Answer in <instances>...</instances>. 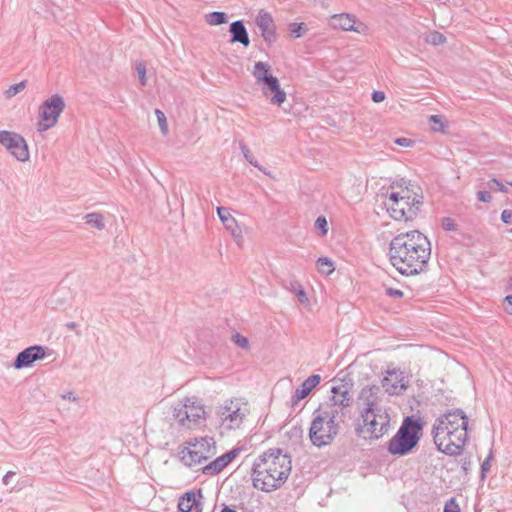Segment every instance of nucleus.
I'll list each match as a JSON object with an SVG mask.
<instances>
[{
    "label": "nucleus",
    "instance_id": "f257e3e1",
    "mask_svg": "<svg viewBox=\"0 0 512 512\" xmlns=\"http://www.w3.org/2000/svg\"><path fill=\"white\" fill-rule=\"evenodd\" d=\"M430 255V241L417 230L396 235L389 245L391 264L405 276L423 272L428 265Z\"/></svg>",
    "mask_w": 512,
    "mask_h": 512
},
{
    "label": "nucleus",
    "instance_id": "f03ea898",
    "mask_svg": "<svg viewBox=\"0 0 512 512\" xmlns=\"http://www.w3.org/2000/svg\"><path fill=\"white\" fill-rule=\"evenodd\" d=\"M291 469V456L280 448H270L253 463V486L263 492L275 491L286 482Z\"/></svg>",
    "mask_w": 512,
    "mask_h": 512
},
{
    "label": "nucleus",
    "instance_id": "7ed1b4c3",
    "mask_svg": "<svg viewBox=\"0 0 512 512\" xmlns=\"http://www.w3.org/2000/svg\"><path fill=\"white\" fill-rule=\"evenodd\" d=\"M439 451L449 456L460 455L468 440V417L462 409L448 410L439 416L432 430Z\"/></svg>",
    "mask_w": 512,
    "mask_h": 512
},
{
    "label": "nucleus",
    "instance_id": "20e7f679",
    "mask_svg": "<svg viewBox=\"0 0 512 512\" xmlns=\"http://www.w3.org/2000/svg\"><path fill=\"white\" fill-rule=\"evenodd\" d=\"M423 425L420 419L406 417L396 434L390 439L387 451L394 456H405L413 451L421 438Z\"/></svg>",
    "mask_w": 512,
    "mask_h": 512
},
{
    "label": "nucleus",
    "instance_id": "39448f33",
    "mask_svg": "<svg viewBox=\"0 0 512 512\" xmlns=\"http://www.w3.org/2000/svg\"><path fill=\"white\" fill-rule=\"evenodd\" d=\"M185 444L180 451V459L188 467H195L217 453L216 442L212 437L194 438Z\"/></svg>",
    "mask_w": 512,
    "mask_h": 512
},
{
    "label": "nucleus",
    "instance_id": "423d86ee",
    "mask_svg": "<svg viewBox=\"0 0 512 512\" xmlns=\"http://www.w3.org/2000/svg\"><path fill=\"white\" fill-rule=\"evenodd\" d=\"M271 66L267 62L258 61L254 64L252 75L256 83L262 85V93L264 96L272 94L270 103L281 106L286 101V92L280 87L277 77L270 74Z\"/></svg>",
    "mask_w": 512,
    "mask_h": 512
},
{
    "label": "nucleus",
    "instance_id": "0eeeda50",
    "mask_svg": "<svg viewBox=\"0 0 512 512\" xmlns=\"http://www.w3.org/2000/svg\"><path fill=\"white\" fill-rule=\"evenodd\" d=\"M340 424L318 411L313 412V419L309 428V439L315 447L322 448L330 445L339 433Z\"/></svg>",
    "mask_w": 512,
    "mask_h": 512
},
{
    "label": "nucleus",
    "instance_id": "6e6552de",
    "mask_svg": "<svg viewBox=\"0 0 512 512\" xmlns=\"http://www.w3.org/2000/svg\"><path fill=\"white\" fill-rule=\"evenodd\" d=\"M216 414L219 423L226 429H237L249 414V405L240 399L230 400L225 405L218 407Z\"/></svg>",
    "mask_w": 512,
    "mask_h": 512
},
{
    "label": "nucleus",
    "instance_id": "1a4fd4ad",
    "mask_svg": "<svg viewBox=\"0 0 512 512\" xmlns=\"http://www.w3.org/2000/svg\"><path fill=\"white\" fill-rule=\"evenodd\" d=\"M423 204V196L414 193L410 195L408 188L403 190L402 198L395 204H389L388 210L393 219L397 221L412 220Z\"/></svg>",
    "mask_w": 512,
    "mask_h": 512
},
{
    "label": "nucleus",
    "instance_id": "9d476101",
    "mask_svg": "<svg viewBox=\"0 0 512 512\" xmlns=\"http://www.w3.org/2000/svg\"><path fill=\"white\" fill-rule=\"evenodd\" d=\"M363 421V429L368 438L377 440L383 437L390 428V416L386 409H376V411L360 413Z\"/></svg>",
    "mask_w": 512,
    "mask_h": 512
},
{
    "label": "nucleus",
    "instance_id": "9b49d317",
    "mask_svg": "<svg viewBox=\"0 0 512 512\" xmlns=\"http://www.w3.org/2000/svg\"><path fill=\"white\" fill-rule=\"evenodd\" d=\"M64 109L65 102L59 94H54L45 100L39 108L38 131H45L54 127Z\"/></svg>",
    "mask_w": 512,
    "mask_h": 512
},
{
    "label": "nucleus",
    "instance_id": "f8f14e48",
    "mask_svg": "<svg viewBox=\"0 0 512 512\" xmlns=\"http://www.w3.org/2000/svg\"><path fill=\"white\" fill-rule=\"evenodd\" d=\"M205 410L203 405L195 399L186 398L180 408H175V418L178 423L186 428H193L204 419Z\"/></svg>",
    "mask_w": 512,
    "mask_h": 512
},
{
    "label": "nucleus",
    "instance_id": "ddd939ff",
    "mask_svg": "<svg viewBox=\"0 0 512 512\" xmlns=\"http://www.w3.org/2000/svg\"><path fill=\"white\" fill-rule=\"evenodd\" d=\"M0 144L20 162L29 160V150L25 139L18 133L0 130Z\"/></svg>",
    "mask_w": 512,
    "mask_h": 512
},
{
    "label": "nucleus",
    "instance_id": "4468645a",
    "mask_svg": "<svg viewBox=\"0 0 512 512\" xmlns=\"http://www.w3.org/2000/svg\"><path fill=\"white\" fill-rule=\"evenodd\" d=\"M380 388L376 385H367L363 387L357 398L359 413L376 411V409H385L379 403Z\"/></svg>",
    "mask_w": 512,
    "mask_h": 512
},
{
    "label": "nucleus",
    "instance_id": "2eb2a0df",
    "mask_svg": "<svg viewBox=\"0 0 512 512\" xmlns=\"http://www.w3.org/2000/svg\"><path fill=\"white\" fill-rule=\"evenodd\" d=\"M255 23L261 32L264 42L268 46H271L278 40L276 25L269 12L261 9L255 18Z\"/></svg>",
    "mask_w": 512,
    "mask_h": 512
},
{
    "label": "nucleus",
    "instance_id": "dca6fc26",
    "mask_svg": "<svg viewBox=\"0 0 512 512\" xmlns=\"http://www.w3.org/2000/svg\"><path fill=\"white\" fill-rule=\"evenodd\" d=\"M45 355V347L41 345L29 346L17 354L13 366L15 369L30 367L35 361L43 359Z\"/></svg>",
    "mask_w": 512,
    "mask_h": 512
},
{
    "label": "nucleus",
    "instance_id": "f3484780",
    "mask_svg": "<svg viewBox=\"0 0 512 512\" xmlns=\"http://www.w3.org/2000/svg\"><path fill=\"white\" fill-rule=\"evenodd\" d=\"M240 448H234L227 453L219 456L215 460L209 462L201 468V471L205 475L215 476L219 474L229 463L238 456Z\"/></svg>",
    "mask_w": 512,
    "mask_h": 512
},
{
    "label": "nucleus",
    "instance_id": "a211bd4d",
    "mask_svg": "<svg viewBox=\"0 0 512 512\" xmlns=\"http://www.w3.org/2000/svg\"><path fill=\"white\" fill-rule=\"evenodd\" d=\"M329 26L333 29L360 33V27H363V23H357L356 17L352 14L340 13L331 16L329 20Z\"/></svg>",
    "mask_w": 512,
    "mask_h": 512
},
{
    "label": "nucleus",
    "instance_id": "6ab92c4d",
    "mask_svg": "<svg viewBox=\"0 0 512 512\" xmlns=\"http://www.w3.org/2000/svg\"><path fill=\"white\" fill-rule=\"evenodd\" d=\"M217 214L225 228L230 232L236 243L241 246L243 242L242 230L239 227L236 219L231 216L230 212L225 207H218Z\"/></svg>",
    "mask_w": 512,
    "mask_h": 512
},
{
    "label": "nucleus",
    "instance_id": "aec40b11",
    "mask_svg": "<svg viewBox=\"0 0 512 512\" xmlns=\"http://www.w3.org/2000/svg\"><path fill=\"white\" fill-rule=\"evenodd\" d=\"M382 387L390 395H399L407 387L401 372L388 371L387 375L382 379Z\"/></svg>",
    "mask_w": 512,
    "mask_h": 512
},
{
    "label": "nucleus",
    "instance_id": "412c9836",
    "mask_svg": "<svg viewBox=\"0 0 512 512\" xmlns=\"http://www.w3.org/2000/svg\"><path fill=\"white\" fill-rule=\"evenodd\" d=\"M321 377L318 374H313L305 379L302 384L296 388L292 396V405H296L300 400L306 398L310 392L320 383Z\"/></svg>",
    "mask_w": 512,
    "mask_h": 512
},
{
    "label": "nucleus",
    "instance_id": "4be33fe9",
    "mask_svg": "<svg viewBox=\"0 0 512 512\" xmlns=\"http://www.w3.org/2000/svg\"><path fill=\"white\" fill-rule=\"evenodd\" d=\"M332 397L330 402L333 406H338L346 410L352 403V396L350 395L349 389L346 385L333 386L331 388Z\"/></svg>",
    "mask_w": 512,
    "mask_h": 512
},
{
    "label": "nucleus",
    "instance_id": "5701e85b",
    "mask_svg": "<svg viewBox=\"0 0 512 512\" xmlns=\"http://www.w3.org/2000/svg\"><path fill=\"white\" fill-rule=\"evenodd\" d=\"M229 32L231 34L230 43H240L244 47L250 45L249 34L242 20L232 22L229 27Z\"/></svg>",
    "mask_w": 512,
    "mask_h": 512
},
{
    "label": "nucleus",
    "instance_id": "b1692460",
    "mask_svg": "<svg viewBox=\"0 0 512 512\" xmlns=\"http://www.w3.org/2000/svg\"><path fill=\"white\" fill-rule=\"evenodd\" d=\"M196 496L199 499L203 498L201 489L197 493L193 490L185 492L178 500V510L180 512H191L200 503Z\"/></svg>",
    "mask_w": 512,
    "mask_h": 512
},
{
    "label": "nucleus",
    "instance_id": "393cba45",
    "mask_svg": "<svg viewBox=\"0 0 512 512\" xmlns=\"http://www.w3.org/2000/svg\"><path fill=\"white\" fill-rule=\"evenodd\" d=\"M321 415L327 416L334 420L336 424H339L340 421H343V418L345 417L346 413L345 410L342 408H339L338 406H333L332 403L327 405L326 407L320 406L316 409Z\"/></svg>",
    "mask_w": 512,
    "mask_h": 512
},
{
    "label": "nucleus",
    "instance_id": "a878e982",
    "mask_svg": "<svg viewBox=\"0 0 512 512\" xmlns=\"http://www.w3.org/2000/svg\"><path fill=\"white\" fill-rule=\"evenodd\" d=\"M84 218L87 224L91 225L92 227L98 230H103L105 228L103 215L101 213H89Z\"/></svg>",
    "mask_w": 512,
    "mask_h": 512
},
{
    "label": "nucleus",
    "instance_id": "bb28decb",
    "mask_svg": "<svg viewBox=\"0 0 512 512\" xmlns=\"http://www.w3.org/2000/svg\"><path fill=\"white\" fill-rule=\"evenodd\" d=\"M206 21L212 26L221 25L227 22V15L224 12L214 11L206 15Z\"/></svg>",
    "mask_w": 512,
    "mask_h": 512
},
{
    "label": "nucleus",
    "instance_id": "cd10ccee",
    "mask_svg": "<svg viewBox=\"0 0 512 512\" xmlns=\"http://www.w3.org/2000/svg\"><path fill=\"white\" fill-rule=\"evenodd\" d=\"M318 271L324 275H330L334 271V265L331 259L327 257H320L317 260Z\"/></svg>",
    "mask_w": 512,
    "mask_h": 512
},
{
    "label": "nucleus",
    "instance_id": "c85d7f7f",
    "mask_svg": "<svg viewBox=\"0 0 512 512\" xmlns=\"http://www.w3.org/2000/svg\"><path fill=\"white\" fill-rule=\"evenodd\" d=\"M240 149L243 153L244 158L251 165H253L254 167L258 168L260 171H263L265 174H267L266 171L264 170V168L258 163L257 160H255L254 156L252 155V153L250 152L248 147L243 142H240Z\"/></svg>",
    "mask_w": 512,
    "mask_h": 512
},
{
    "label": "nucleus",
    "instance_id": "c756f323",
    "mask_svg": "<svg viewBox=\"0 0 512 512\" xmlns=\"http://www.w3.org/2000/svg\"><path fill=\"white\" fill-rule=\"evenodd\" d=\"M425 41L432 45H441L445 43L446 37L438 31H432L425 37Z\"/></svg>",
    "mask_w": 512,
    "mask_h": 512
},
{
    "label": "nucleus",
    "instance_id": "7c9ffc66",
    "mask_svg": "<svg viewBox=\"0 0 512 512\" xmlns=\"http://www.w3.org/2000/svg\"><path fill=\"white\" fill-rule=\"evenodd\" d=\"M306 31L304 23H291L289 25V33L293 38H300Z\"/></svg>",
    "mask_w": 512,
    "mask_h": 512
},
{
    "label": "nucleus",
    "instance_id": "2f4dec72",
    "mask_svg": "<svg viewBox=\"0 0 512 512\" xmlns=\"http://www.w3.org/2000/svg\"><path fill=\"white\" fill-rule=\"evenodd\" d=\"M155 115L157 117L158 124H159L162 134L167 135L168 134V123H167V119H166L164 112L159 109H156Z\"/></svg>",
    "mask_w": 512,
    "mask_h": 512
},
{
    "label": "nucleus",
    "instance_id": "473e14b6",
    "mask_svg": "<svg viewBox=\"0 0 512 512\" xmlns=\"http://www.w3.org/2000/svg\"><path fill=\"white\" fill-rule=\"evenodd\" d=\"M486 185L492 191L508 193L507 187L496 178H491Z\"/></svg>",
    "mask_w": 512,
    "mask_h": 512
},
{
    "label": "nucleus",
    "instance_id": "72a5a7b5",
    "mask_svg": "<svg viewBox=\"0 0 512 512\" xmlns=\"http://www.w3.org/2000/svg\"><path fill=\"white\" fill-rule=\"evenodd\" d=\"M26 87V81H21L17 84H14V85H11L7 90H6V96L7 98H11V97H14L15 95H17L18 93H20L21 91H23Z\"/></svg>",
    "mask_w": 512,
    "mask_h": 512
},
{
    "label": "nucleus",
    "instance_id": "f704fd0d",
    "mask_svg": "<svg viewBox=\"0 0 512 512\" xmlns=\"http://www.w3.org/2000/svg\"><path fill=\"white\" fill-rule=\"evenodd\" d=\"M429 122L433 124L432 129L434 131H443L444 123L441 115H431L429 117Z\"/></svg>",
    "mask_w": 512,
    "mask_h": 512
},
{
    "label": "nucleus",
    "instance_id": "c9c22d12",
    "mask_svg": "<svg viewBox=\"0 0 512 512\" xmlns=\"http://www.w3.org/2000/svg\"><path fill=\"white\" fill-rule=\"evenodd\" d=\"M292 289L296 292L297 298L301 303H305L308 301V298L306 296V293L302 286L298 282H294L291 284Z\"/></svg>",
    "mask_w": 512,
    "mask_h": 512
},
{
    "label": "nucleus",
    "instance_id": "e433bc0d",
    "mask_svg": "<svg viewBox=\"0 0 512 512\" xmlns=\"http://www.w3.org/2000/svg\"><path fill=\"white\" fill-rule=\"evenodd\" d=\"M136 71L139 76V80L142 86H145L147 83L146 79V65L143 62H138L136 64Z\"/></svg>",
    "mask_w": 512,
    "mask_h": 512
},
{
    "label": "nucleus",
    "instance_id": "4c0bfd02",
    "mask_svg": "<svg viewBox=\"0 0 512 512\" xmlns=\"http://www.w3.org/2000/svg\"><path fill=\"white\" fill-rule=\"evenodd\" d=\"M328 224L327 220L324 216H319L315 221V227L316 229L321 231L322 235H326L328 232Z\"/></svg>",
    "mask_w": 512,
    "mask_h": 512
},
{
    "label": "nucleus",
    "instance_id": "58836bf2",
    "mask_svg": "<svg viewBox=\"0 0 512 512\" xmlns=\"http://www.w3.org/2000/svg\"><path fill=\"white\" fill-rule=\"evenodd\" d=\"M441 226L445 231H456L457 225L455 224L454 219L451 217H444L441 221Z\"/></svg>",
    "mask_w": 512,
    "mask_h": 512
},
{
    "label": "nucleus",
    "instance_id": "ea45409f",
    "mask_svg": "<svg viewBox=\"0 0 512 512\" xmlns=\"http://www.w3.org/2000/svg\"><path fill=\"white\" fill-rule=\"evenodd\" d=\"M233 341L234 343L241 347V348H248L249 347V341L246 337L240 335L239 333H236L234 336H233Z\"/></svg>",
    "mask_w": 512,
    "mask_h": 512
},
{
    "label": "nucleus",
    "instance_id": "a19ab883",
    "mask_svg": "<svg viewBox=\"0 0 512 512\" xmlns=\"http://www.w3.org/2000/svg\"><path fill=\"white\" fill-rule=\"evenodd\" d=\"M492 452H490V454L488 455V457L482 462L481 464V478L482 479H485L486 478V474L488 473V471L490 470V461L492 459Z\"/></svg>",
    "mask_w": 512,
    "mask_h": 512
},
{
    "label": "nucleus",
    "instance_id": "79ce46f5",
    "mask_svg": "<svg viewBox=\"0 0 512 512\" xmlns=\"http://www.w3.org/2000/svg\"><path fill=\"white\" fill-rule=\"evenodd\" d=\"M444 512H460V508L455 498H451L444 506Z\"/></svg>",
    "mask_w": 512,
    "mask_h": 512
},
{
    "label": "nucleus",
    "instance_id": "37998d69",
    "mask_svg": "<svg viewBox=\"0 0 512 512\" xmlns=\"http://www.w3.org/2000/svg\"><path fill=\"white\" fill-rule=\"evenodd\" d=\"M394 143L398 146H401V147H411L414 145V141L409 139V138H405V137H400V138H396L394 140Z\"/></svg>",
    "mask_w": 512,
    "mask_h": 512
},
{
    "label": "nucleus",
    "instance_id": "c03bdc74",
    "mask_svg": "<svg viewBox=\"0 0 512 512\" xmlns=\"http://www.w3.org/2000/svg\"><path fill=\"white\" fill-rule=\"evenodd\" d=\"M477 199L480 202L489 203L492 200V196H491L490 192H488V191H478Z\"/></svg>",
    "mask_w": 512,
    "mask_h": 512
},
{
    "label": "nucleus",
    "instance_id": "a18cd8bd",
    "mask_svg": "<svg viewBox=\"0 0 512 512\" xmlns=\"http://www.w3.org/2000/svg\"><path fill=\"white\" fill-rule=\"evenodd\" d=\"M386 294L393 298H401L403 297V291L396 288H386Z\"/></svg>",
    "mask_w": 512,
    "mask_h": 512
},
{
    "label": "nucleus",
    "instance_id": "49530a36",
    "mask_svg": "<svg viewBox=\"0 0 512 512\" xmlns=\"http://www.w3.org/2000/svg\"><path fill=\"white\" fill-rule=\"evenodd\" d=\"M501 220L505 224H511L512 223V211L511 210H503L501 214Z\"/></svg>",
    "mask_w": 512,
    "mask_h": 512
},
{
    "label": "nucleus",
    "instance_id": "de8ad7c7",
    "mask_svg": "<svg viewBox=\"0 0 512 512\" xmlns=\"http://www.w3.org/2000/svg\"><path fill=\"white\" fill-rule=\"evenodd\" d=\"M372 100L375 102V103H380L382 101L385 100V93L383 91H374L372 93Z\"/></svg>",
    "mask_w": 512,
    "mask_h": 512
},
{
    "label": "nucleus",
    "instance_id": "09e8293b",
    "mask_svg": "<svg viewBox=\"0 0 512 512\" xmlns=\"http://www.w3.org/2000/svg\"><path fill=\"white\" fill-rule=\"evenodd\" d=\"M402 195H403V190L401 192H392L390 193L389 195V204H395L397 203L401 198H402Z\"/></svg>",
    "mask_w": 512,
    "mask_h": 512
},
{
    "label": "nucleus",
    "instance_id": "8fccbe9b",
    "mask_svg": "<svg viewBox=\"0 0 512 512\" xmlns=\"http://www.w3.org/2000/svg\"><path fill=\"white\" fill-rule=\"evenodd\" d=\"M504 302L506 303L505 305V311L508 313V314H511L512 315V295H508L505 297L504 299Z\"/></svg>",
    "mask_w": 512,
    "mask_h": 512
},
{
    "label": "nucleus",
    "instance_id": "3c124183",
    "mask_svg": "<svg viewBox=\"0 0 512 512\" xmlns=\"http://www.w3.org/2000/svg\"><path fill=\"white\" fill-rule=\"evenodd\" d=\"M15 472L14 471H8L2 478V482L4 485H8L9 482H10V479L15 476Z\"/></svg>",
    "mask_w": 512,
    "mask_h": 512
},
{
    "label": "nucleus",
    "instance_id": "603ef678",
    "mask_svg": "<svg viewBox=\"0 0 512 512\" xmlns=\"http://www.w3.org/2000/svg\"><path fill=\"white\" fill-rule=\"evenodd\" d=\"M66 327L70 330H75L77 328V324L75 322H68Z\"/></svg>",
    "mask_w": 512,
    "mask_h": 512
},
{
    "label": "nucleus",
    "instance_id": "864d4df0",
    "mask_svg": "<svg viewBox=\"0 0 512 512\" xmlns=\"http://www.w3.org/2000/svg\"><path fill=\"white\" fill-rule=\"evenodd\" d=\"M220 512H237L235 509L229 507V506H224Z\"/></svg>",
    "mask_w": 512,
    "mask_h": 512
},
{
    "label": "nucleus",
    "instance_id": "5fc2aeb1",
    "mask_svg": "<svg viewBox=\"0 0 512 512\" xmlns=\"http://www.w3.org/2000/svg\"><path fill=\"white\" fill-rule=\"evenodd\" d=\"M63 398L68 399V400H73V401L76 400V398L72 395L71 392L67 393L66 395H63Z\"/></svg>",
    "mask_w": 512,
    "mask_h": 512
},
{
    "label": "nucleus",
    "instance_id": "6e6d98bb",
    "mask_svg": "<svg viewBox=\"0 0 512 512\" xmlns=\"http://www.w3.org/2000/svg\"><path fill=\"white\" fill-rule=\"evenodd\" d=\"M202 503L200 502L197 507H195L193 510L194 512H202Z\"/></svg>",
    "mask_w": 512,
    "mask_h": 512
},
{
    "label": "nucleus",
    "instance_id": "4d7b16f0",
    "mask_svg": "<svg viewBox=\"0 0 512 512\" xmlns=\"http://www.w3.org/2000/svg\"><path fill=\"white\" fill-rule=\"evenodd\" d=\"M506 183L512 186V182H510V181H506Z\"/></svg>",
    "mask_w": 512,
    "mask_h": 512
},
{
    "label": "nucleus",
    "instance_id": "13d9d810",
    "mask_svg": "<svg viewBox=\"0 0 512 512\" xmlns=\"http://www.w3.org/2000/svg\"><path fill=\"white\" fill-rule=\"evenodd\" d=\"M511 232H512V229H511Z\"/></svg>",
    "mask_w": 512,
    "mask_h": 512
}]
</instances>
